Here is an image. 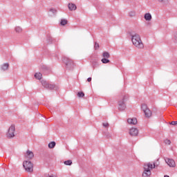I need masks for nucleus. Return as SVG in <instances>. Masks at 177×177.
Wrapping results in <instances>:
<instances>
[{
	"label": "nucleus",
	"instance_id": "nucleus-1",
	"mask_svg": "<svg viewBox=\"0 0 177 177\" xmlns=\"http://www.w3.org/2000/svg\"><path fill=\"white\" fill-rule=\"evenodd\" d=\"M131 41L133 45H134L137 49H143V48H145V45L143 44V41H142L140 35L136 33L131 35Z\"/></svg>",
	"mask_w": 177,
	"mask_h": 177
},
{
	"label": "nucleus",
	"instance_id": "nucleus-2",
	"mask_svg": "<svg viewBox=\"0 0 177 177\" xmlns=\"http://www.w3.org/2000/svg\"><path fill=\"white\" fill-rule=\"evenodd\" d=\"M156 168V163L147 162L144 165L142 177H150L151 169Z\"/></svg>",
	"mask_w": 177,
	"mask_h": 177
},
{
	"label": "nucleus",
	"instance_id": "nucleus-3",
	"mask_svg": "<svg viewBox=\"0 0 177 177\" xmlns=\"http://www.w3.org/2000/svg\"><path fill=\"white\" fill-rule=\"evenodd\" d=\"M141 109L144 112L145 117H147V118H150V117H151L152 115L151 111H150L149 107H147V105H146L145 104H142L141 106Z\"/></svg>",
	"mask_w": 177,
	"mask_h": 177
},
{
	"label": "nucleus",
	"instance_id": "nucleus-4",
	"mask_svg": "<svg viewBox=\"0 0 177 177\" xmlns=\"http://www.w3.org/2000/svg\"><path fill=\"white\" fill-rule=\"evenodd\" d=\"M23 167L26 172H32L33 171L32 163H31L30 161H24L23 163Z\"/></svg>",
	"mask_w": 177,
	"mask_h": 177
},
{
	"label": "nucleus",
	"instance_id": "nucleus-5",
	"mask_svg": "<svg viewBox=\"0 0 177 177\" xmlns=\"http://www.w3.org/2000/svg\"><path fill=\"white\" fill-rule=\"evenodd\" d=\"M16 131V129L15 127V125H11L8 131L6 133V137L8 138H15V132Z\"/></svg>",
	"mask_w": 177,
	"mask_h": 177
},
{
	"label": "nucleus",
	"instance_id": "nucleus-6",
	"mask_svg": "<svg viewBox=\"0 0 177 177\" xmlns=\"http://www.w3.org/2000/svg\"><path fill=\"white\" fill-rule=\"evenodd\" d=\"M127 100V96H124L122 97V99L120 101H119V102H118L119 109L122 111H123V110H125V109H127V106L125 105V100Z\"/></svg>",
	"mask_w": 177,
	"mask_h": 177
},
{
	"label": "nucleus",
	"instance_id": "nucleus-7",
	"mask_svg": "<svg viewBox=\"0 0 177 177\" xmlns=\"http://www.w3.org/2000/svg\"><path fill=\"white\" fill-rule=\"evenodd\" d=\"M41 84L43 86H44L45 88H48V89H55V88H56V86H55L54 84H50L46 81H42Z\"/></svg>",
	"mask_w": 177,
	"mask_h": 177
},
{
	"label": "nucleus",
	"instance_id": "nucleus-8",
	"mask_svg": "<svg viewBox=\"0 0 177 177\" xmlns=\"http://www.w3.org/2000/svg\"><path fill=\"white\" fill-rule=\"evenodd\" d=\"M129 135L131 136H138L139 135V130L137 128H131L129 130Z\"/></svg>",
	"mask_w": 177,
	"mask_h": 177
},
{
	"label": "nucleus",
	"instance_id": "nucleus-9",
	"mask_svg": "<svg viewBox=\"0 0 177 177\" xmlns=\"http://www.w3.org/2000/svg\"><path fill=\"white\" fill-rule=\"evenodd\" d=\"M165 162L169 167H174L176 166L175 160H174V159L166 158Z\"/></svg>",
	"mask_w": 177,
	"mask_h": 177
},
{
	"label": "nucleus",
	"instance_id": "nucleus-10",
	"mask_svg": "<svg viewBox=\"0 0 177 177\" xmlns=\"http://www.w3.org/2000/svg\"><path fill=\"white\" fill-rule=\"evenodd\" d=\"M64 63H65L67 67H71V66L74 64L73 60H71L70 58H64Z\"/></svg>",
	"mask_w": 177,
	"mask_h": 177
},
{
	"label": "nucleus",
	"instance_id": "nucleus-11",
	"mask_svg": "<svg viewBox=\"0 0 177 177\" xmlns=\"http://www.w3.org/2000/svg\"><path fill=\"white\" fill-rule=\"evenodd\" d=\"M127 122L131 125H136V124H138V120L136 118H129Z\"/></svg>",
	"mask_w": 177,
	"mask_h": 177
},
{
	"label": "nucleus",
	"instance_id": "nucleus-12",
	"mask_svg": "<svg viewBox=\"0 0 177 177\" xmlns=\"http://www.w3.org/2000/svg\"><path fill=\"white\" fill-rule=\"evenodd\" d=\"M26 158H28V160H31V158H34V153L32 151L28 150L26 151V154L25 155Z\"/></svg>",
	"mask_w": 177,
	"mask_h": 177
},
{
	"label": "nucleus",
	"instance_id": "nucleus-13",
	"mask_svg": "<svg viewBox=\"0 0 177 177\" xmlns=\"http://www.w3.org/2000/svg\"><path fill=\"white\" fill-rule=\"evenodd\" d=\"M68 8L71 11L77 10V6L74 3H68Z\"/></svg>",
	"mask_w": 177,
	"mask_h": 177
},
{
	"label": "nucleus",
	"instance_id": "nucleus-14",
	"mask_svg": "<svg viewBox=\"0 0 177 177\" xmlns=\"http://www.w3.org/2000/svg\"><path fill=\"white\" fill-rule=\"evenodd\" d=\"M8 68H9V64H8V63L3 64L1 66L2 71H6V70H8Z\"/></svg>",
	"mask_w": 177,
	"mask_h": 177
},
{
	"label": "nucleus",
	"instance_id": "nucleus-15",
	"mask_svg": "<svg viewBox=\"0 0 177 177\" xmlns=\"http://www.w3.org/2000/svg\"><path fill=\"white\" fill-rule=\"evenodd\" d=\"M35 78L36 80H41L42 79V73L38 72L35 74Z\"/></svg>",
	"mask_w": 177,
	"mask_h": 177
},
{
	"label": "nucleus",
	"instance_id": "nucleus-16",
	"mask_svg": "<svg viewBox=\"0 0 177 177\" xmlns=\"http://www.w3.org/2000/svg\"><path fill=\"white\" fill-rule=\"evenodd\" d=\"M145 20L150 21V20H151V15H150V13L145 14Z\"/></svg>",
	"mask_w": 177,
	"mask_h": 177
},
{
	"label": "nucleus",
	"instance_id": "nucleus-17",
	"mask_svg": "<svg viewBox=\"0 0 177 177\" xmlns=\"http://www.w3.org/2000/svg\"><path fill=\"white\" fill-rule=\"evenodd\" d=\"M55 146H56V142L55 141H53L48 144L49 149H53Z\"/></svg>",
	"mask_w": 177,
	"mask_h": 177
},
{
	"label": "nucleus",
	"instance_id": "nucleus-18",
	"mask_svg": "<svg viewBox=\"0 0 177 177\" xmlns=\"http://www.w3.org/2000/svg\"><path fill=\"white\" fill-rule=\"evenodd\" d=\"M15 31H16V32H18L19 34H20V32H22L23 29L20 26H17L15 28Z\"/></svg>",
	"mask_w": 177,
	"mask_h": 177
},
{
	"label": "nucleus",
	"instance_id": "nucleus-19",
	"mask_svg": "<svg viewBox=\"0 0 177 177\" xmlns=\"http://www.w3.org/2000/svg\"><path fill=\"white\" fill-rule=\"evenodd\" d=\"M102 56L105 59H109V57H110V54H109L107 52H104L103 53Z\"/></svg>",
	"mask_w": 177,
	"mask_h": 177
},
{
	"label": "nucleus",
	"instance_id": "nucleus-20",
	"mask_svg": "<svg viewBox=\"0 0 177 177\" xmlns=\"http://www.w3.org/2000/svg\"><path fill=\"white\" fill-rule=\"evenodd\" d=\"M67 23H68L67 19H61V21H60L61 26H66Z\"/></svg>",
	"mask_w": 177,
	"mask_h": 177
},
{
	"label": "nucleus",
	"instance_id": "nucleus-21",
	"mask_svg": "<svg viewBox=\"0 0 177 177\" xmlns=\"http://www.w3.org/2000/svg\"><path fill=\"white\" fill-rule=\"evenodd\" d=\"M102 62L104 63V64H107V63H110V60L107 59V58H104L102 59Z\"/></svg>",
	"mask_w": 177,
	"mask_h": 177
},
{
	"label": "nucleus",
	"instance_id": "nucleus-22",
	"mask_svg": "<svg viewBox=\"0 0 177 177\" xmlns=\"http://www.w3.org/2000/svg\"><path fill=\"white\" fill-rule=\"evenodd\" d=\"M77 96L78 97H84V96H85V93H84V92H79L77 93Z\"/></svg>",
	"mask_w": 177,
	"mask_h": 177
},
{
	"label": "nucleus",
	"instance_id": "nucleus-23",
	"mask_svg": "<svg viewBox=\"0 0 177 177\" xmlns=\"http://www.w3.org/2000/svg\"><path fill=\"white\" fill-rule=\"evenodd\" d=\"M64 164H65V165H71V164H73V161H71V160H66V161H65L64 162Z\"/></svg>",
	"mask_w": 177,
	"mask_h": 177
},
{
	"label": "nucleus",
	"instance_id": "nucleus-24",
	"mask_svg": "<svg viewBox=\"0 0 177 177\" xmlns=\"http://www.w3.org/2000/svg\"><path fill=\"white\" fill-rule=\"evenodd\" d=\"M94 48H95V50L99 49V44L95 43V46H94Z\"/></svg>",
	"mask_w": 177,
	"mask_h": 177
},
{
	"label": "nucleus",
	"instance_id": "nucleus-25",
	"mask_svg": "<svg viewBox=\"0 0 177 177\" xmlns=\"http://www.w3.org/2000/svg\"><path fill=\"white\" fill-rule=\"evenodd\" d=\"M171 125H177V121H172L171 122Z\"/></svg>",
	"mask_w": 177,
	"mask_h": 177
},
{
	"label": "nucleus",
	"instance_id": "nucleus-26",
	"mask_svg": "<svg viewBox=\"0 0 177 177\" xmlns=\"http://www.w3.org/2000/svg\"><path fill=\"white\" fill-rule=\"evenodd\" d=\"M165 143H166L167 145H171V140H165Z\"/></svg>",
	"mask_w": 177,
	"mask_h": 177
},
{
	"label": "nucleus",
	"instance_id": "nucleus-27",
	"mask_svg": "<svg viewBox=\"0 0 177 177\" xmlns=\"http://www.w3.org/2000/svg\"><path fill=\"white\" fill-rule=\"evenodd\" d=\"M103 127L107 128V127H109V124L107 122L103 123Z\"/></svg>",
	"mask_w": 177,
	"mask_h": 177
},
{
	"label": "nucleus",
	"instance_id": "nucleus-28",
	"mask_svg": "<svg viewBox=\"0 0 177 177\" xmlns=\"http://www.w3.org/2000/svg\"><path fill=\"white\" fill-rule=\"evenodd\" d=\"M87 81H88V82H91V81H92V77H88L87 79Z\"/></svg>",
	"mask_w": 177,
	"mask_h": 177
},
{
	"label": "nucleus",
	"instance_id": "nucleus-29",
	"mask_svg": "<svg viewBox=\"0 0 177 177\" xmlns=\"http://www.w3.org/2000/svg\"><path fill=\"white\" fill-rule=\"evenodd\" d=\"M159 2H164V0H158Z\"/></svg>",
	"mask_w": 177,
	"mask_h": 177
},
{
	"label": "nucleus",
	"instance_id": "nucleus-30",
	"mask_svg": "<svg viewBox=\"0 0 177 177\" xmlns=\"http://www.w3.org/2000/svg\"><path fill=\"white\" fill-rule=\"evenodd\" d=\"M164 177H169V176H168V175H165Z\"/></svg>",
	"mask_w": 177,
	"mask_h": 177
},
{
	"label": "nucleus",
	"instance_id": "nucleus-31",
	"mask_svg": "<svg viewBox=\"0 0 177 177\" xmlns=\"http://www.w3.org/2000/svg\"><path fill=\"white\" fill-rule=\"evenodd\" d=\"M48 177H53V176H48Z\"/></svg>",
	"mask_w": 177,
	"mask_h": 177
}]
</instances>
